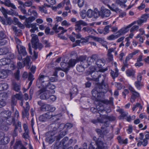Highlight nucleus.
Wrapping results in <instances>:
<instances>
[{
  "mask_svg": "<svg viewBox=\"0 0 149 149\" xmlns=\"http://www.w3.org/2000/svg\"><path fill=\"white\" fill-rule=\"evenodd\" d=\"M17 102V99L15 98L14 97H12L11 100V106L13 109V106L16 105Z\"/></svg>",
  "mask_w": 149,
  "mask_h": 149,
  "instance_id": "52",
  "label": "nucleus"
},
{
  "mask_svg": "<svg viewBox=\"0 0 149 149\" xmlns=\"http://www.w3.org/2000/svg\"><path fill=\"white\" fill-rule=\"evenodd\" d=\"M36 46L32 47L33 48H34L35 50H36L37 49H38L40 50L43 47V45L42 44L39 43L38 42V44L36 45Z\"/></svg>",
  "mask_w": 149,
  "mask_h": 149,
  "instance_id": "46",
  "label": "nucleus"
},
{
  "mask_svg": "<svg viewBox=\"0 0 149 149\" xmlns=\"http://www.w3.org/2000/svg\"><path fill=\"white\" fill-rule=\"evenodd\" d=\"M66 134L65 132H61L59 135L56 136L54 135H51L50 136H47L45 139V140L49 143L51 144L56 140L57 141L59 140L61 138V135H64V136Z\"/></svg>",
  "mask_w": 149,
  "mask_h": 149,
  "instance_id": "3",
  "label": "nucleus"
},
{
  "mask_svg": "<svg viewBox=\"0 0 149 149\" xmlns=\"http://www.w3.org/2000/svg\"><path fill=\"white\" fill-rule=\"evenodd\" d=\"M51 106L49 104L44 105L41 107V109L42 110H45L46 111H50L51 110Z\"/></svg>",
  "mask_w": 149,
  "mask_h": 149,
  "instance_id": "39",
  "label": "nucleus"
},
{
  "mask_svg": "<svg viewBox=\"0 0 149 149\" xmlns=\"http://www.w3.org/2000/svg\"><path fill=\"white\" fill-rule=\"evenodd\" d=\"M43 44L45 45V47H48L50 46V43L48 40H45L42 42Z\"/></svg>",
  "mask_w": 149,
  "mask_h": 149,
  "instance_id": "58",
  "label": "nucleus"
},
{
  "mask_svg": "<svg viewBox=\"0 0 149 149\" xmlns=\"http://www.w3.org/2000/svg\"><path fill=\"white\" fill-rule=\"evenodd\" d=\"M6 36L3 31H0V40L6 38Z\"/></svg>",
  "mask_w": 149,
  "mask_h": 149,
  "instance_id": "60",
  "label": "nucleus"
},
{
  "mask_svg": "<svg viewBox=\"0 0 149 149\" xmlns=\"http://www.w3.org/2000/svg\"><path fill=\"white\" fill-rule=\"evenodd\" d=\"M50 7L51 6L48 5L47 4L45 3L43 5L39 7V11L42 13H44L45 14H48L47 10L46 7Z\"/></svg>",
  "mask_w": 149,
  "mask_h": 149,
  "instance_id": "14",
  "label": "nucleus"
},
{
  "mask_svg": "<svg viewBox=\"0 0 149 149\" xmlns=\"http://www.w3.org/2000/svg\"><path fill=\"white\" fill-rule=\"evenodd\" d=\"M43 92L44 93L40 96V99L43 100L49 99L50 94H51L50 91L48 89H46L45 88H42L38 91L39 94Z\"/></svg>",
  "mask_w": 149,
  "mask_h": 149,
  "instance_id": "2",
  "label": "nucleus"
},
{
  "mask_svg": "<svg viewBox=\"0 0 149 149\" xmlns=\"http://www.w3.org/2000/svg\"><path fill=\"white\" fill-rule=\"evenodd\" d=\"M39 79L41 81L42 83L45 81V80H49L51 81L52 82H55L57 80V79L56 77H51L49 79L48 77L42 75L39 76Z\"/></svg>",
  "mask_w": 149,
  "mask_h": 149,
  "instance_id": "12",
  "label": "nucleus"
},
{
  "mask_svg": "<svg viewBox=\"0 0 149 149\" xmlns=\"http://www.w3.org/2000/svg\"><path fill=\"white\" fill-rule=\"evenodd\" d=\"M89 38L88 37H86L85 38H81V43L83 45L86 44L88 42L89 40Z\"/></svg>",
  "mask_w": 149,
  "mask_h": 149,
  "instance_id": "54",
  "label": "nucleus"
},
{
  "mask_svg": "<svg viewBox=\"0 0 149 149\" xmlns=\"http://www.w3.org/2000/svg\"><path fill=\"white\" fill-rule=\"evenodd\" d=\"M77 62V60L75 59H71L69 60L68 63V68L74 67L76 63Z\"/></svg>",
  "mask_w": 149,
  "mask_h": 149,
  "instance_id": "32",
  "label": "nucleus"
},
{
  "mask_svg": "<svg viewBox=\"0 0 149 149\" xmlns=\"http://www.w3.org/2000/svg\"><path fill=\"white\" fill-rule=\"evenodd\" d=\"M32 37L31 42L32 44V46H36V45L38 44L39 42V40L37 35L35 34H32L31 35Z\"/></svg>",
  "mask_w": 149,
  "mask_h": 149,
  "instance_id": "13",
  "label": "nucleus"
},
{
  "mask_svg": "<svg viewBox=\"0 0 149 149\" xmlns=\"http://www.w3.org/2000/svg\"><path fill=\"white\" fill-rule=\"evenodd\" d=\"M8 52V49L6 48L0 49V55L5 54Z\"/></svg>",
  "mask_w": 149,
  "mask_h": 149,
  "instance_id": "47",
  "label": "nucleus"
},
{
  "mask_svg": "<svg viewBox=\"0 0 149 149\" xmlns=\"http://www.w3.org/2000/svg\"><path fill=\"white\" fill-rule=\"evenodd\" d=\"M119 112L120 114V115L119 116L120 119H123L124 117L127 116L128 114L127 112L124 111V110L122 109H120Z\"/></svg>",
  "mask_w": 149,
  "mask_h": 149,
  "instance_id": "33",
  "label": "nucleus"
},
{
  "mask_svg": "<svg viewBox=\"0 0 149 149\" xmlns=\"http://www.w3.org/2000/svg\"><path fill=\"white\" fill-rule=\"evenodd\" d=\"M35 19V18L33 16H31L28 18H26L25 24L26 27L27 26V25H30L31 24V22L33 21Z\"/></svg>",
  "mask_w": 149,
  "mask_h": 149,
  "instance_id": "25",
  "label": "nucleus"
},
{
  "mask_svg": "<svg viewBox=\"0 0 149 149\" xmlns=\"http://www.w3.org/2000/svg\"><path fill=\"white\" fill-rule=\"evenodd\" d=\"M102 130L100 129H96V131L98 134L100 135L101 136H103L104 135H105L107 134L108 133L109 131L107 130H103L104 129V127H101Z\"/></svg>",
  "mask_w": 149,
  "mask_h": 149,
  "instance_id": "23",
  "label": "nucleus"
},
{
  "mask_svg": "<svg viewBox=\"0 0 149 149\" xmlns=\"http://www.w3.org/2000/svg\"><path fill=\"white\" fill-rule=\"evenodd\" d=\"M10 59L8 58H3L0 60V66H3L9 64L10 63Z\"/></svg>",
  "mask_w": 149,
  "mask_h": 149,
  "instance_id": "22",
  "label": "nucleus"
},
{
  "mask_svg": "<svg viewBox=\"0 0 149 149\" xmlns=\"http://www.w3.org/2000/svg\"><path fill=\"white\" fill-rule=\"evenodd\" d=\"M105 63V60L104 58L97 59L96 62V63L99 68L102 67Z\"/></svg>",
  "mask_w": 149,
  "mask_h": 149,
  "instance_id": "24",
  "label": "nucleus"
},
{
  "mask_svg": "<svg viewBox=\"0 0 149 149\" xmlns=\"http://www.w3.org/2000/svg\"><path fill=\"white\" fill-rule=\"evenodd\" d=\"M99 10L97 8H95L94 11L89 9L87 11V15L89 18L93 17L95 18H97L99 16Z\"/></svg>",
  "mask_w": 149,
  "mask_h": 149,
  "instance_id": "6",
  "label": "nucleus"
},
{
  "mask_svg": "<svg viewBox=\"0 0 149 149\" xmlns=\"http://www.w3.org/2000/svg\"><path fill=\"white\" fill-rule=\"evenodd\" d=\"M135 85L137 89L140 90L141 86V82L138 81H136L135 82Z\"/></svg>",
  "mask_w": 149,
  "mask_h": 149,
  "instance_id": "57",
  "label": "nucleus"
},
{
  "mask_svg": "<svg viewBox=\"0 0 149 149\" xmlns=\"http://www.w3.org/2000/svg\"><path fill=\"white\" fill-rule=\"evenodd\" d=\"M17 48L19 55L22 54L24 56L27 55L25 48L22 45H17Z\"/></svg>",
  "mask_w": 149,
  "mask_h": 149,
  "instance_id": "11",
  "label": "nucleus"
},
{
  "mask_svg": "<svg viewBox=\"0 0 149 149\" xmlns=\"http://www.w3.org/2000/svg\"><path fill=\"white\" fill-rule=\"evenodd\" d=\"M77 70L79 72H82L84 70V68L80 65H78L77 66Z\"/></svg>",
  "mask_w": 149,
  "mask_h": 149,
  "instance_id": "49",
  "label": "nucleus"
},
{
  "mask_svg": "<svg viewBox=\"0 0 149 149\" xmlns=\"http://www.w3.org/2000/svg\"><path fill=\"white\" fill-rule=\"evenodd\" d=\"M56 86L51 84L50 82H48L47 85H46L43 88H45L46 89H51L52 90V91L51 92V94L54 93L55 91L53 90L56 88Z\"/></svg>",
  "mask_w": 149,
  "mask_h": 149,
  "instance_id": "21",
  "label": "nucleus"
},
{
  "mask_svg": "<svg viewBox=\"0 0 149 149\" xmlns=\"http://www.w3.org/2000/svg\"><path fill=\"white\" fill-rule=\"evenodd\" d=\"M126 2V0H116V3L122 7H125V5L124 4Z\"/></svg>",
  "mask_w": 149,
  "mask_h": 149,
  "instance_id": "38",
  "label": "nucleus"
},
{
  "mask_svg": "<svg viewBox=\"0 0 149 149\" xmlns=\"http://www.w3.org/2000/svg\"><path fill=\"white\" fill-rule=\"evenodd\" d=\"M19 73H20V71L19 70H17V71L16 73L15 74V78L17 80H18L19 79Z\"/></svg>",
  "mask_w": 149,
  "mask_h": 149,
  "instance_id": "64",
  "label": "nucleus"
},
{
  "mask_svg": "<svg viewBox=\"0 0 149 149\" xmlns=\"http://www.w3.org/2000/svg\"><path fill=\"white\" fill-rule=\"evenodd\" d=\"M13 89L16 91H19L20 90L19 86L16 83H13Z\"/></svg>",
  "mask_w": 149,
  "mask_h": 149,
  "instance_id": "43",
  "label": "nucleus"
},
{
  "mask_svg": "<svg viewBox=\"0 0 149 149\" xmlns=\"http://www.w3.org/2000/svg\"><path fill=\"white\" fill-rule=\"evenodd\" d=\"M62 26H70L71 24L69 22H68L66 20H64L62 23Z\"/></svg>",
  "mask_w": 149,
  "mask_h": 149,
  "instance_id": "59",
  "label": "nucleus"
},
{
  "mask_svg": "<svg viewBox=\"0 0 149 149\" xmlns=\"http://www.w3.org/2000/svg\"><path fill=\"white\" fill-rule=\"evenodd\" d=\"M13 125L15 126L14 130L17 131V130H18L20 132H22V125L21 123L20 122L18 121L17 123H14Z\"/></svg>",
  "mask_w": 149,
  "mask_h": 149,
  "instance_id": "29",
  "label": "nucleus"
},
{
  "mask_svg": "<svg viewBox=\"0 0 149 149\" xmlns=\"http://www.w3.org/2000/svg\"><path fill=\"white\" fill-rule=\"evenodd\" d=\"M111 26L109 25H108L105 26L104 28L103 29L104 34L105 35L109 33V29Z\"/></svg>",
  "mask_w": 149,
  "mask_h": 149,
  "instance_id": "44",
  "label": "nucleus"
},
{
  "mask_svg": "<svg viewBox=\"0 0 149 149\" xmlns=\"http://www.w3.org/2000/svg\"><path fill=\"white\" fill-rule=\"evenodd\" d=\"M117 4V3H116V2L114 3H112L111 6L109 7V8L113 11L116 12H119L120 9L118 7Z\"/></svg>",
  "mask_w": 149,
  "mask_h": 149,
  "instance_id": "27",
  "label": "nucleus"
},
{
  "mask_svg": "<svg viewBox=\"0 0 149 149\" xmlns=\"http://www.w3.org/2000/svg\"><path fill=\"white\" fill-rule=\"evenodd\" d=\"M113 79H114L117 77L118 75V70L117 68H116L114 71L111 70L110 73Z\"/></svg>",
  "mask_w": 149,
  "mask_h": 149,
  "instance_id": "31",
  "label": "nucleus"
},
{
  "mask_svg": "<svg viewBox=\"0 0 149 149\" xmlns=\"http://www.w3.org/2000/svg\"><path fill=\"white\" fill-rule=\"evenodd\" d=\"M52 116V112H48L40 116L39 118V120L41 122H45L51 118Z\"/></svg>",
  "mask_w": 149,
  "mask_h": 149,
  "instance_id": "9",
  "label": "nucleus"
},
{
  "mask_svg": "<svg viewBox=\"0 0 149 149\" xmlns=\"http://www.w3.org/2000/svg\"><path fill=\"white\" fill-rule=\"evenodd\" d=\"M99 16L103 18L109 17L111 14V12L109 10L105 8L104 7H102L100 11H99Z\"/></svg>",
  "mask_w": 149,
  "mask_h": 149,
  "instance_id": "5",
  "label": "nucleus"
},
{
  "mask_svg": "<svg viewBox=\"0 0 149 149\" xmlns=\"http://www.w3.org/2000/svg\"><path fill=\"white\" fill-rule=\"evenodd\" d=\"M129 93V92L127 89H125L122 92V95L124 98H125L126 95L128 94Z\"/></svg>",
  "mask_w": 149,
  "mask_h": 149,
  "instance_id": "61",
  "label": "nucleus"
},
{
  "mask_svg": "<svg viewBox=\"0 0 149 149\" xmlns=\"http://www.w3.org/2000/svg\"><path fill=\"white\" fill-rule=\"evenodd\" d=\"M3 3L2 4H4L5 6L8 7H11L14 9H16V7L15 5L11 2L10 0H4V2H3Z\"/></svg>",
  "mask_w": 149,
  "mask_h": 149,
  "instance_id": "15",
  "label": "nucleus"
},
{
  "mask_svg": "<svg viewBox=\"0 0 149 149\" xmlns=\"http://www.w3.org/2000/svg\"><path fill=\"white\" fill-rule=\"evenodd\" d=\"M143 141L141 140L138 141L137 144V146L138 147L141 146L143 145V146H146L148 144V141L146 139H143Z\"/></svg>",
  "mask_w": 149,
  "mask_h": 149,
  "instance_id": "30",
  "label": "nucleus"
},
{
  "mask_svg": "<svg viewBox=\"0 0 149 149\" xmlns=\"http://www.w3.org/2000/svg\"><path fill=\"white\" fill-rule=\"evenodd\" d=\"M93 38L95 41L101 43L104 41L102 38L93 36Z\"/></svg>",
  "mask_w": 149,
  "mask_h": 149,
  "instance_id": "56",
  "label": "nucleus"
},
{
  "mask_svg": "<svg viewBox=\"0 0 149 149\" xmlns=\"http://www.w3.org/2000/svg\"><path fill=\"white\" fill-rule=\"evenodd\" d=\"M82 30L85 32L86 31L88 33H92L93 32L95 31V30L87 26L84 27L82 29Z\"/></svg>",
  "mask_w": 149,
  "mask_h": 149,
  "instance_id": "40",
  "label": "nucleus"
},
{
  "mask_svg": "<svg viewBox=\"0 0 149 149\" xmlns=\"http://www.w3.org/2000/svg\"><path fill=\"white\" fill-rule=\"evenodd\" d=\"M77 89L76 87H73L70 89V97L74 96L76 95L77 93Z\"/></svg>",
  "mask_w": 149,
  "mask_h": 149,
  "instance_id": "36",
  "label": "nucleus"
},
{
  "mask_svg": "<svg viewBox=\"0 0 149 149\" xmlns=\"http://www.w3.org/2000/svg\"><path fill=\"white\" fill-rule=\"evenodd\" d=\"M29 114V111L25 110L24 109L23 111H22V117L23 118H25V117L28 118Z\"/></svg>",
  "mask_w": 149,
  "mask_h": 149,
  "instance_id": "45",
  "label": "nucleus"
},
{
  "mask_svg": "<svg viewBox=\"0 0 149 149\" xmlns=\"http://www.w3.org/2000/svg\"><path fill=\"white\" fill-rule=\"evenodd\" d=\"M100 116L99 117L97 118V120L94 119L91 120V122L94 124H96L98 123H104V121L103 120L102 117H100L102 115L100 114V113H99Z\"/></svg>",
  "mask_w": 149,
  "mask_h": 149,
  "instance_id": "28",
  "label": "nucleus"
},
{
  "mask_svg": "<svg viewBox=\"0 0 149 149\" xmlns=\"http://www.w3.org/2000/svg\"><path fill=\"white\" fill-rule=\"evenodd\" d=\"M36 23H33L30 25H27L26 27L29 28H31V29H30V31L31 33H34L36 31H38V27L36 26Z\"/></svg>",
  "mask_w": 149,
  "mask_h": 149,
  "instance_id": "17",
  "label": "nucleus"
},
{
  "mask_svg": "<svg viewBox=\"0 0 149 149\" xmlns=\"http://www.w3.org/2000/svg\"><path fill=\"white\" fill-rule=\"evenodd\" d=\"M134 24V23H132L127 26L126 27L121 29L119 30V32H121L123 35L124 34L129 31V29Z\"/></svg>",
  "mask_w": 149,
  "mask_h": 149,
  "instance_id": "26",
  "label": "nucleus"
},
{
  "mask_svg": "<svg viewBox=\"0 0 149 149\" xmlns=\"http://www.w3.org/2000/svg\"><path fill=\"white\" fill-rule=\"evenodd\" d=\"M94 99L95 100L94 103L96 104H98L96 106V108L97 109L98 111L99 112H102L105 111V110L104 109V106L101 103H103L105 104H106V103H104L101 101H96L95 100V98L94 97Z\"/></svg>",
  "mask_w": 149,
  "mask_h": 149,
  "instance_id": "10",
  "label": "nucleus"
},
{
  "mask_svg": "<svg viewBox=\"0 0 149 149\" xmlns=\"http://www.w3.org/2000/svg\"><path fill=\"white\" fill-rule=\"evenodd\" d=\"M115 86L117 88V90H121L123 88V86L121 83H115Z\"/></svg>",
  "mask_w": 149,
  "mask_h": 149,
  "instance_id": "55",
  "label": "nucleus"
},
{
  "mask_svg": "<svg viewBox=\"0 0 149 149\" xmlns=\"http://www.w3.org/2000/svg\"><path fill=\"white\" fill-rule=\"evenodd\" d=\"M72 2L74 3H77L79 7L83 6L84 3V0H73Z\"/></svg>",
  "mask_w": 149,
  "mask_h": 149,
  "instance_id": "35",
  "label": "nucleus"
},
{
  "mask_svg": "<svg viewBox=\"0 0 149 149\" xmlns=\"http://www.w3.org/2000/svg\"><path fill=\"white\" fill-rule=\"evenodd\" d=\"M139 108V110L141 111L142 109V106L139 103H137L135 105H134L133 107L132 108V110L134 111L137 107Z\"/></svg>",
  "mask_w": 149,
  "mask_h": 149,
  "instance_id": "42",
  "label": "nucleus"
},
{
  "mask_svg": "<svg viewBox=\"0 0 149 149\" xmlns=\"http://www.w3.org/2000/svg\"><path fill=\"white\" fill-rule=\"evenodd\" d=\"M9 70L3 69L0 71V79H4L6 78L8 76Z\"/></svg>",
  "mask_w": 149,
  "mask_h": 149,
  "instance_id": "18",
  "label": "nucleus"
},
{
  "mask_svg": "<svg viewBox=\"0 0 149 149\" xmlns=\"http://www.w3.org/2000/svg\"><path fill=\"white\" fill-rule=\"evenodd\" d=\"M31 56H27L26 58L24 59L23 61L24 64L29 66V65L30 62V58Z\"/></svg>",
  "mask_w": 149,
  "mask_h": 149,
  "instance_id": "41",
  "label": "nucleus"
},
{
  "mask_svg": "<svg viewBox=\"0 0 149 149\" xmlns=\"http://www.w3.org/2000/svg\"><path fill=\"white\" fill-rule=\"evenodd\" d=\"M97 58V56L95 54L91 56L88 57L87 61L89 65H91L94 64Z\"/></svg>",
  "mask_w": 149,
  "mask_h": 149,
  "instance_id": "16",
  "label": "nucleus"
},
{
  "mask_svg": "<svg viewBox=\"0 0 149 149\" xmlns=\"http://www.w3.org/2000/svg\"><path fill=\"white\" fill-rule=\"evenodd\" d=\"M135 71L133 69H128L126 71V73L128 77L132 76L133 77L135 74Z\"/></svg>",
  "mask_w": 149,
  "mask_h": 149,
  "instance_id": "34",
  "label": "nucleus"
},
{
  "mask_svg": "<svg viewBox=\"0 0 149 149\" xmlns=\"http://www.w3.org/2000/svg\"><path fill=\"white\" fill-rule=\"evenodd\" d=\"M116 47L114 48H111L109 49L108 51L107 56L108 58L109 61H111L113 60V55L111 54V53L112 52H114L116 49Z\"/></svg>",
  "mask_w": 149,
  "mask_h": 149,
  "instance_id": "19",
  "label": "nucleus"
},
{
  "mask_svg": "<svg viewBox=\"0 0 149 149\" xmlns=\"http://www.w3.org/2000/svg\"><path fill=\"white\" fill-rule=\"evenodd\" d=\"M133 130V127L132 125H129L128 126V129L127 131L128 134H130L132 133Z\"/></svg>",
  "mask_w": 149,
  "mask_h": 149,
  "instance_id": "63",
  "label": "nucleus"
},
{
  "mask_svg": "<svg viewBox=\"0 0 149 149\" xmlns=\"http://www.w3.org/2000/svg\"><path fill=\"white\" fill-rule=\"evenodd\" d=\"M61 115L59 114L55 115L52 114V120H54L55 121L59 119V117Z\"/></svg>",
  "mask_w": 149,
  "mask_h": 149,
  "instance_id": "50",
  "label": "nucleus"
},
{
  "mask_svg": "<svg viewBox=\"0 0 149 149\" xmlns=\"http://www.w3.org/2000/svg\"><path fill=\"white\" fill-rule=\"evenodd\" d=\"M13 97H14L15 98L18 100H21L22 97V95L19 94H16V95H14Z\"/></svg>",
  "mask_w": 149,
  "mask_h": 149,
  "instance_id": "62",
  "label": "nucleus"
},
{
  "mask_svg": "<svg viewBox=\"0 0 149 149\" xmlns=\"http://www.w3.org/2000/svg\"><path fill=\"white\" fill-rule=\"evenodd\" d=\"M100 117H102L104 121V123L105 126L107 127L109 126V123L108 120L109 121H113L116 120V117L113 116H108L106 115L101 116Z\"/></svg>",
  "mask_w": 149,
  "mask_h": 149,
  "instance_id": "4",
  "label": "nucleus"
},
{
  "mask_svg": "<svg viewBox=\"0 0 149 149\" xmlns=\"http://www.w3.org/2000/svg\"><path fill=\"white\" fill-rule=\"evenodd\" d=\"M10 141L9 137L5 135L3 132H0V144L5 145L8 143Z\"/></svg>",
  "mask_w": 149,
  "mask_h": 149,
  "instance_id": "7",
  "label": "nucleus"
},
{
  "mask_svg": "<svg viewBox=\"0 0 149 149\" xmlns=\"http://www.w3.org/2000/svg\"><path fill=\"white\" fill-rule=\"evenodd\" d=\"M15 149H27L22 143L21 141H17L14 146Z\"/></svg>",
  "mask_w": 149,
  "mask_h": 149,
  "instance_id": "20",
  "label": "nucleus"
},
{
  "mask_svg": "<svg viewBox=\"0 0 149 149\" xmlns=\"http://www.w3.org/2000/svg\"><path fill=\"white\" fill-rule=\"evenodd\" d=\"M56 98V97L54 95H50L49 97V101L50 102H52L55 101Z\"/></svg>",
  "mask_w": 149,
  "mask_h": 149,
  "instance_id": "53",
  "label": "nucleus"
},
{
  "mask_svg": "<svg viewBox=\"0 0 149 149\" xmlns=\"http://www.w3.org/2000/svg\"><path fill=\"white\" fill-rule=\"evenodd\" d=\"M80 65L83 66L84 68H87L89 65L87 61H86L81 62Z\"/></svg>",
  "mask_w": 149,
  "mask_h": 149,
  "instance_id": "48",
  "label": "nucleus"
},
{
  "mask_svg": "<svg viewBox=\"0 0 149 149\" xmlns=\"http://www.w3.org/2000/svg\"><path fill=\"white\" fill-rule=\"evenodd\" d=\"M83 26H86L87 24L82 20H79L76 22L75 25V29L77 32H79L81 31V25Z\"/></svg>",
  "mask_w": 149,
  "mask_h": 149,
  "instance_id": "8",
  "label": "nucleus"
},
{
  "mask_svg": "<svg viewBox=\"0 0 149 149\" xmlns=\"http://www.w3.org/2000/svg\"><path fill=\"white\" fill-rule=\"evenodd\" d=\"M86 56H79L76 59L77 62L79 61H80L81 62H82V61H86Z\"/></svg>",
  "mask_w": 149,
  "mask_h": 149,
  "instance_id": "51",
  "label": "nucleus"
},
{
  "mask_svg": "<svg viewBox=\"0 0 149 149\" xmlns=\"http://www.w3.org/2000/svg\"><path fill=\"white\" fill-rule=\"evenodd\" d=\"M93 79L96 81H100L95 88L92 91V94L96 101H101L106 104H108L109 101L107 100H103L102 97L108 90V78L102 74H100L97 77L93 75Z\"/></svg>",
  "mask_w": 149,
  "mask_h": 149,
  "instance_id": "1",
  "label": "nucleus"
},
{
  "mask_svg": "<svg viewBox=\"0 0 149 149\" xmlns=\"http://www.w3.org/2000/svg\"><path fill=\"white\" fill-rule=\"evenodd\" d=\"M12 28L16 35L17 36L21 34V30L19 29H17L16 27L13 26Z\"/></svg>",
  "mask_w": 149,
  "mask_h": 149,
  "instance_id": "37",
  "label": "nucleus"
}]
</instances>
